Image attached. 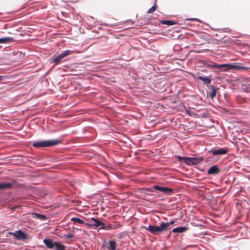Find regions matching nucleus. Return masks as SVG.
<instances>
[{
	"label": "nucleus",
	"instance_id": "2eb2a0df",
	"mask_svg": "<svg viewBox=\"0 0 250 250\" xmlns=\"http://www.w3.org/2000/svg\"><path fill=\"white\" fill-rule=\"evenodd\" d=\"M160 22L162 24H165L168 26L176 25L177 23V21L170 20H161L160 21Z\"/></svg>",
	"mask_w": 250,
	"mask_h": 250
},
{
	"label": "nucleus",
	"instance_id": "39448f33",
	"mask_svg": "<svg viewBox=\"0 0 250 250\" xmlns=\"http://www.w3.org/2000/svg\"><path fill=\"white\" fill-rule=\"evenodd\" d=\"M208 152L212 155H224L228 153V148L226 147H219L211 148Z\"/></svg>",
	"mask_w": 250,
	"mask_h": 250
},
{
	"label": "nucleus",
	"instance_id": "dca6fc26",
	"mask_svg": "<svg viewBox=\"0 0 250 250\" xmlns=\"http://www.w3.org/2000/svg\"><path fill=\"white\" fill-rule=\"evenodd\" d=\"M14 41V39L12 37H4L0 38V44L7 43L8 42H12Z\"/></svg>",
	"mask_w": 250,
	"mask_h": 250
},
{
	"label": "nucleus",
	"instance_id": "a211bd4d",
	"mask_svg": "<svg viewBox=\"0 0 250 250\" xmlns=\"http://www.w3.org/2000/svg\"><path fill=\"white\" fill-rule=\"evenodd\" d=\"M188 228L186 226L174 228L172 229L173 233H182L188 230Z\"/></svg>",
	"mask_w": 250,
	"mask_h": 250
},
{
	"label": "nucleus",
	"instance_id": "58836bf2",
	"mask_svg": "<svg viewBox=\"0 0 250 250\" xmlns=\"http://www.w3.org/2000/svg\"><path fill=\"white\" fill-rule=\"evenodd\" d=\"M151 156H155V155H151Z\"/></svg>",
	"mask_w": 250,
	"mask_h": 250
},
{
	"label": "nucleus",
	"instance_id": "b1692460",
	"mask_svg": "<svg viewBox=\"0 0 250 250\" xmlns=\"http://www.w3.org/2000/svg\"><path fill=\"white\" fill-rule=\"evenodd\" d=\"M242 87V91L246 93H250V83L243 84Z\"/></svg>",
	"mask_w": 250,
	"mask_h": 250
},
{
	"label": "nucleus",
	"instance_id": "20e7f679",
	"mask_svg": "<svg viewBox=\"0 0 250 250\" xmlns=\"http://www.w3.org/2000/svg\"><path fill=\"white\" fill-rule=\"evenodd\" d=\"M181 163H185L189 166L200 163L203 159L202 157H177Z\"/></svg>",
	"mask_w": 250,
	"mask_h": 250
},
{
	"label": "nucleus",
	"instance_id": "f257e3e1",
	"mask_svg": "<svg viewBox=\"0 0 250 250\" xmlns=\"http://www.w3.org/2000/svg\"><path fill=\"white\" fill-rule=\"evenodd\" d=\"M174 223V221L171 220L169 222H162L159 226L149 225L148 227H144V228L152 234L158 235L160 234L162 232L167 231L168 227Z\"/></svg>",
	"mask_w": 250,
	"mask_h": 250
},
{
	"label": "nucleus",
	"instance_id": "7ed1b4c3",
	"mask_svg": "<svg viewBox=\"0 0 250 250\" xmlns=\"http://www.w3.org/2000/svg\"><path fill=\"white\" fill-rule=\"evenodd\" d=\"M72 51L70 50H64L57 55H54L51 58L50 62L54 63V65H57L62 62L63 59L70 55Z\"/></svg>",
	"mask_w": 250,
	"mask_h": 250
},
{
	"label": "nucleus",
	"instance_id": "0eeeda50",
	"mask_svg": "<svg viewBox=\"0 0 250 250\" xmlns=\"http://www.w3.org/2000/svg\"><path fill=\"white\" fill-rule=\"evenodd\" d=\"M199 63L200 64V67H207L208 69H214L215 70L216 63L214 62L208 60H200Z\"/></svg>",
	"mask_w": 250,
	"mask_h": 250
},
{
	"label": "nucleus",
	"instance_id": "ddd939ff",
	"mask_svg": "<svg viewBox=\"0 0 250 250\" xmlns=\"http://www.w3.org/2000/svg\"><path fill=\"white\" fill-rule=\"evenodd\" d=\"M208 87L211 89V91L209 93V96L211 99H213L215 97H216L217 90L219 88L218 87H215L212 84L209 85Z\"/></svg>",
	"mask_w": 250,
	"mask_h": 250
},
{
	"label": "nucleus",
	"instance_id": "f8f14e48",
	"mask_svg": "<svg viewBox=\"0 0 250 250\" xmlns=\"http://www.w3.org/2000/svg\"><path fill=\"white\" fill-rule=\"evenodd\" d=\"M91 220H92L94 222L95 224H89L88 223H85V225L87 226H90L91 227H93L95 228H97L99 227H100V228L103 226V223L100 221L99 220L95 219L94 218H92Z\"/></svg>",
	"mask_w": 250,
	"mask_h": 250
},
{
	"label": "nucleus",
	"instance_id": "7c9ffc66",
	"mask_svg": "<svg viewBox=\"0 0 250 250\" xmlns=\"http://www.w3.org/2000/svg\"><path fill=\"white\" fill-rule=\"evenodd\" d=\"M5 78L4 76H0V82L3 81Z\"/></svg>",
	"mask_w": 250,
	"mask_h": 250
},
{
	"label": "nucleus",
	"instance_id": "72a5a7b5",
	"mask_svg": "<svg viewBox=\"0 0 250 250\" xmlns=\"http://www.w3.org/2000/svg\"><path fill=\"white\" fill-rule=\"evenodd\" d=\"M201 71H202V72H207V69L203 68V69H201Z\"/></svg>",
	"mask_w": 250,
	"mask_h": 250
},
{
	"label": "nucleus",
	"instance_id": "cd10ccee",
	"mask_svg": "<svg viewBox=\"0 0 250 250\" xmlns=\"http://www.w3.org/2000/svg\"><path fill=\"white\" fill-rule=\"evenodd\" d=\"M151 19H148L147 20L145 19L144 20V23H143L144 24H148L150 22Z\"/></svg>",
	"mask_w": 250,
	"mask_h": 250
},
{
	"label": "nucleus",
	"instance_id": "412c9836",
	"mask_svg": "<svg viewBox=\"0 0 250 250\" xmlns=\"http://www.w3.org/2000/svg\"><path fill=\"white\" fill-rule=\"evenodd\" d=\"M118 226H119V225H118ZM116 228H117V226H113L111 224H108L107 226H105V224L103 223V226L100 228L99 229L109 230L116 229Z\"/></svg>",
	"mask_w": 250,
	"mask_h": 250
},
{
	"label": "nucleus",
	"instance_id": "423d86ee",
	"mask_svg": "<svg viewBox=\"0 0 250 250\" xmlns=\"http://www.w3.org/2000/svg\"><path fill=\"white\" fill-rule=\"evenodd\" d=\"M250 68L245 66L242 63L239 62H230L229 63V70L237 71V70H248Z\"/></svg>",
	"mask_w": 250,
	"mask_h": 250
},
{
	"label": "nucleus",
	"instance_id": "9d476101",
	"mask_svg": "<svg viewBox=\"0 0 250 250\" xmlns=\"http://www.w3.org/2000/svg\"><path fill=\"white\" fill-rule=\"evenodd\" d=\"M215 70L227 71L229 70V63L217 64L216 63Z\"/></svg>",
	"mask_w": 250,
	"mask_h": 250
},
{
	"label": "nucleus",
	"instance_id": "2f4dec72",
	"mask_svg": "<svg viewBox=\"0 0 250 250\" xmlns=\"http://www.w3.org/2000/svg\"><path fill=\"white\" fill-rule=\"evenodd\" d=\"M153 187H152V188H148L146 190L147 191H153Z\"/></svg>",
	"mask_w": 250,
	"mask_h": 250
},
{
	"label": "nucleus",
	"instance_id": "bb28decb",
	"mask_svg": "<svg viewBox=\"0 0 250 250\" xmlns=\"http://www.w3.org/2000/svg\"><path fill=\"white\" fill-rule=\"evenodd\" d=\"M187 20L190 21H197L200 22H201V20L197 18H188L187 19Z\"/></svg>",
	"mask_w": 250,
	"mask_h": 250
},
{
	"label": "nucleus",
	"instance_id": "f3484780",
	"mask_svg": "<svg viewBox=\"0 0 250 250\" xmlns=\"http://www.w3.org/2000/svg\"><path fill=\"white\" fill-rule=\"evenodd\" d=\"M43 242L45 246L49 249H53L54 247L55 242L49 239H45L43 240Z\"/></svg>",
	"mask_w": 250,
	"mask_h": 250
},
{
	"label": "nucleus",
	"instance_id": "6e6552de",
	"mask_svg": "<svg viewBox=\"0 0 250 250\" xmlns=\"http://www.w3.org/2000/svg\"><path fill=\"white\" fill-rule=\"evenodd\" d=\"M153 188L154 189L160 191L162 192H163L166 194H167V195L171 194L173 191V189H172L171 188H169L168 187H162V186H160L159 185L153 186Z\"/></svg>",
	"mask_w": 250,
	"mask_h": 250
},
{
	"label": "nucleus",
	"instance_id": "4be33fe9",
	"mask_svg": "<svg viewBox=\"0 0 250 250\" xmlns=\"http://www.w3.org/2000/svg\"><path fill=\"white\" fill-rule=\"evenodd\" d=\"M108 249L109 250H115L117 246L116 242L115 241H109L108 243Z\"/></svg>",
	"mask_w": 250,
	"mask_h": 250
},
{
	"label": "nucleus",
	"instance_id": "f704fd0d",
	"mask_svg": "<svg viewBox=\"0 0 250 250\" xmlns=\"http://www.w3.org/2000/svg\"><path fill=\"white\" fill-rule=\"evenodd\" d=\"M114 161H115V163L117 164L118 165H120V164H122V162H116L115 160H114Z\"/></svg>",
	"mask_w": 250,
	"mask_h": 250
},
{
	"label": "nucleus",
	"instance_id": "4c0bfd02",
	"mask_svg": "<svg viewBox=\"0 0 250 250\" xmlns=\"http://www.w3.org/2000/svg\"><path fill=\"white\" fill-rule=\"evenodd\" d=\"M174 156H179V157H180L181 156H180V155H175Z\"/></svg>",
	"mask_w": 250,
	"mask_h": 250
},
{
	"label": "nucleus",
	"instance_id": "a878e982",
	"mask_svg": "<svg viewBox=\"0 0 250 250\" xmlns=\"http://www.w3.org/2000/svg\"><path fill=\"white\" fill-rule=\"evenodd\" d=\"M36 215L37 217L38 218L41 219H45V216L43 215L36 213Z\"/></svg>",
	"mask_w": 250,
	"mask_h": 250
},
{
	"label": "nucleus",
	"instance_id": "9b49d317",
	"mask_svg": "<svg viewBox=\"0 0 250 250\" xmlns=\"http://www.w3.org/2000/svg\"><path fill=\"white\" fill-rule=\"evenodd\" d=\"M196 79L201 81L203 84L206 85L209 84L211 81V79L210 78V77L204 76L202 75H198L196 77Z\"/></svg>",
	"mask_w": 250,
	"mask_h": 250
},
{
	"label": "nucleus",
	"instance_id": "6ab92c4d",
	"mask_svg": "<svg viewBox=\"0 0 250 250\" xmlns=\"http://www.w3.org/2000/svg\"><path fill=\"white\" fill-rule=\"evenodd\" d=\"M54 250H65V246L58 242H55Z\"/></svg>",
	"mask_w": 250,
	"mask_h": 250
},
{
	"label": "nucleus",
	"instance_id": "c9c22d12",
	"mask_svg": "<svg viewBox=\"0 0 250 250\" xmlns=\"http://www.w3.org/2000/svg\"><path fill=\"white\" fill-rule=\"evenodd\" d=\"M140 154L141 155L143 156H147L146 155V154Z\"/></svg>",
	"mask_w": 250,
	"mask_h": 250
},
{
	"label": "nucleus",
	"instance_id": "c756f323",
	"mask_svg": "<svg viewBox=\"0 0 250 250\" xmlns=\"http://www.w3.org/2000/svg\"><path fill=\"white\" fill-rule=\"evenodd\" d=\"M66 237L67 238H71L73 237V235L72 234H68L66 235Z\"/></svg>",
	"mask_w": 250,
	"mask_h": 250
},
{
	"label": "nucleus",
	"instance_id": "473e14b6",
	"mask_svg": "<svg viewBox=\"0 0 250 250\" xmlns=\"http://www.w3.org/2000/svg\"><path fill=\"white\" fill-rule=\"evenodd\" d=\"M11 156H18V157H20V156H23V155H21V154H18V155H12Z\"/></svg>",
	"mask_w": 250,
	"mask_h": 250
},
{
	"label": "nucleus",
	"instance_id": "1a4fd4ad",
	"mask_svg": "<svg viewBox=\"0 0 250 250\" xmlns=\"http://www.w3.org/2000/svg\"><path fill=\"white\" fill-rule=\"evenodd\" d=\"M10 235H12L18 240H23L27 238V236L21 230H19L13 232H9Z\"/></svg>",
	"mask_w": 250,
	"mask_h": 250
},
{
	"label": "nucleus",
	"instance_id": "393cba45",
	"mask_svg": "<svg viewBox=\"0 0 250 250\" xmlns=\"http://www.w3.org/2000/svg\"><path fill=\"white\" fill-rule=\"evenodd\" d=\"M157 6V5L156 4V0H155L154 5L148 9L147 13L149 14L153 13L156 10Z\"/></svg>",
	"mask_w": 250,
	"mask_h": 250
},
{
	"label": "nucleus",
	"instance_id": "4468645a",
	"mask_svg": "<svg viewBox=\"0 0 250 250\" xmlns=\"http://www.w3.org/2000/svg\"><path fill=\"white\" fill-rule=\"evenodd\" d=\"M220 170L216 166H213L211 167L208 171V174H217L219 173Z\"/></svg>",
	"mask_w": 250,
	"mask_h": 250
},
{
	"label": "nucleus",
	"instance_id": "5701e85b",
	"mask_svg": "<svg viewBox=\"0 0 250 250\" xmlns=\"http://www.w3.org/2000/svg\"><path fill=\"white\" fill-rule=\"evenodd\" d=\"M70 220L74 223H79L81 224H85L84 221L79 218L73 217Z\"/></svg>",
	"mask_w": 250,
	"mask_h": 250
},
{
	"label": "nucleus",
	"instance_id": "aec40b11",
	"mask_svg": "<svg viewBox=\"0 0 250 250\" xmlns=\"http://www.w3.org/2000/svg\"><path fill=\"white\" fill-rule=\"evenodd\" d=\"M12 184L10 183H0V189H9L12 187Z\"/></svg>",
	"mask_w": 250,
	"mask_h": 250
},
{
	"label": "nucleus",
	"instance_id": "f03ea898",
	"mask_svg": "<svg viewBox=\"0 0 250 250\" xmlns=\"http://www.w3.org/2000/svg\"><path fill=\"white\" fill-rule=\"evenodd\" d=\"M62 141L59 139L54 140H36L33 142L32 146L37 149L49 147L58 145L61 143Z\"/></svg>",
	"mask_w": 250,
	"mask_h": 250
},
{
	"label": "nucleus",
	"instance_id": "e433bc0d",
	"mask_svg": "<svg viewBox=\"0 0 250 250\" xmlns=\"http://www.w3.org/2000/svg\"><path fill=\"white\" fill-rule=\"evenodd\" d=\"M82 156H84V157H86V156H88V155H83Z\"/></svg>",
	"mask_w": 250,
	"mask_h": 250
},
{
	"label": "nucleus",
	"instance_id": "c85d7f7f",
	"mask_svg": "<svg viewBox=\"0 0 250 250\" xmlns=\"http://www.w3.org/2000/svg\"><path fill=\"white\" fill-rule=\"evenodd\" d=\"M186 113L188 114L189 116H191V111L189 110H186Z\"/></svg>",
	"mask_w": 250,
	"mask_h": 250
}]
</instances>
